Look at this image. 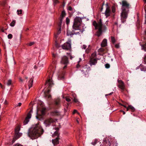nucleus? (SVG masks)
Segmentation results:
<instances>
[{
	"label": "nucleus",
	"instance_id": "obj_20",
	"mask_svg": "<svg viewBox=\"0 0 146 146\" xmlns=\"http://www.w3.org/2000/svg\"><path fill=\"white\" fill-rule=\"evenodd\" d=\"M45 108L44 107H42L40 109V111H41L42 115H44L45 113Z\"/></svg>",
	"mask_w": 146,
	"mask_h": 146
},
{
	"label": "nucleus",
	"instance_id": "obj_26",
	"mask_svg": "<svg viewBox=\"0 0 146 146\" xmlns=\"http://www.w3.org/2000/svg\"><path fill=\"white\" fill-rule=\"evenodd\" d=\"M112 12L113 13H115V8L114 6H113L111 7Z\"/></svg>",
	"mask_w": 146,
	"mask_h": 146
},
{
	"label": "nucleus",
	"instance_id": "obj_44",
	"mask_svg": "<svg viewBox=\"0 0 146 146\" xmlns=\"http://www.w3.org/2000/svg\"><path fill=\"white\" fill-rule=\"evenodd\" d=\"M21 104H22L21 103H18L16 106H20Z\"/></svg>",
	"mask_w": 146,
	"mask_h": 146
},
{
	"label": "nucleus",
	"instance_id": "obj_18",
	"mask_svg": "<svg viewBox=\"0 0 146 146\" xmlns=\"http://www.w3.org/2000/svg\"><path fill=\"white\" fill-rule=\"evenodd\" d=\"M97 62V60L95 59L92 58L90 60V64L91 66L95 65Z\"/></svg>",
	"mask_w": 146,
	"mask_h": 146
},
{
	"label": "nucleus",
	"instance_id": "obj_38",
	"mask_svg": "<svg viewBox=\"0 0 146 146\" xmlns=\"http://www.w3.org/2000/svg\"><path fill=\"white\" fill-rule=\"evenodd\" d=\"M78 113V114H79V113H78V112H77V111L76 110H74V111L73 112V114H74L75 113Z\"/></svg>",
	"mask_w": 146,
	"mask_h": 146
},
{
	"label": "nucleus",
	"instance_id": "obj_39",
	"mask_svg": "<svg viewBox=\"0 0 146 146\" xmlns=\"http://www.w3.org/2000/svg\"><path fill=\"white\" fill-rule=\"evenodd\" d=\"M86 45H84L83 46L82 48L84 49V50L86 49Z\"/></svg>",
	"mask_w": 146,
	"mask_h": 146
},
{
	"label": "nucleus",
	"instance_id": "obj_12",
	"mask_svg": "<svg viewBox=\"0 0 146 146\" xmlns=\"http://www.w3.org/2000/svg\"><path fill=\"white\" fill-rule=\"evenodd\" d=\"M106 8L104 13L105 15L106 18L109 16L111 14V11L110 7H108L107 3L106 4Z\"/></svg>",
	"mask_w": 146,
	"mask_h": 146
},
{
	"label": "nucleus",
	"instance_id": "obj_56",
	"mask_svg": "<svg viewBox=\"0 0 146 146\" xmlns=\"http://www.w3.org/2000/svg\"><path fill=\"white\" fill-rule=\"evenodd\" d=\"M34 68L35 69H36L37 68V67H36V66H34Z\"/></svg>",
	"mask_w": 146,
	"mask_h": 146
},
{
	"label": "nucleus",
	"instance_id": "obj_7",
	"mask_svg": "<svg viewBox=\"0 0 146 146\" xmlns=\"http://www.w3.org/2000/svg\"><path fill=\"white\" fill-rule=\"evenodd\" d=\"M62 48L67 50H70L71 49V40H69L68 42L62 45Z\"/></svg>",
	"mask_w": 146,
	"mask_h": 146
},
{
	"label": "nucleus",
	"instance_id": "obj_30",
	"mask_svg": "<svg viewBox=\"0 0 146 146\" xmlns=\"http://www.w3.org/2000/svg\"><path fill=\"white\" fill-rule=\"evenodd\" d=\"M11 83V80H8L7 83V85L8 86L10 85Z\"/></svg>",
	"mask_w": 146,
	"mask_h": 146
},
{
	"label": "nucleus",
	"instance_id": "obj_57",
	"mask_svg": "<svg viewBox=\"0 0 146 146\" xmlns=\"http://www.w3.org/2000/svg\"><path fill=\"white\" fill-rule=\"evenodd\" d=\"M27 78H28L26 76L25 77V79L27 80Z\"/></svg>",
	"mask_w": 146,
	"mask_h": 146
},
{
	"label": "nucleus",
	"instance_id": "obj_29",
	"mask_svg": "<svg viewBox=\"0 0 146 146\" xmlns=\"http://www.w3.org/2000/svg\"><path fill=\"white\" fill-rule=\"evenodd\" d=\"M53 2L54 5H56L59 3L58 0H53Z\"/></svg>",
	"mask_w": 146,
	"mask_h": 146
},
{
	"label": "nucleus",
	"instance_id": "obj_36",
	"mask_svg": "<svg viewBox=\"0 0 146 146\" xmlns=\"http://www.w3.org/2000/svg\"><path fill=\"white\" fill-rule=\"evenodd\" d=\"M68 10L70 11H72V8L71 7L69 6L68 8Z\"/></svg>",
	"mask_w": 146,
	"mask_h": 146
},
{
	"label": "nucleus",
	"instance_id": "obj_60",
	"mask_svg": "<svg viewBox=\"0 0 146 146\" xmlns=\"http://www.w3.org/2000/svg\"><path fill=\"white\" fill-rule=\"evenodd\" d=\"M80 60L78 61V62H80L81 60V58H80Z\"/></svg>",
	"mask_w": 146,
	"mask_h": 146
},
{
	"label": "nucleus",
	"instance_id": "obj_4",
	"mask_svg": "<svg viewBox=\"0 0 146 146\" xmlns=\"http://www.w3.org/2000/svg\"><path fill=\"white\" fill-rule=\"evenodd\" d=\"M93 24L96 29H98V30L97 34V35L98 36L101 35L103 31H104L106 29V26L102 25V20L101 19L99 20L98 23H97L96 21H94L93 22Z\"/></svg>",
	"mask_w": 146,
	"mask_h": 146
},
{
	"label": "nucleus",
	"instance_id": "obj_15",
	"mask_svg": "<svg viewBox=\"0 0 146 146\" xmlns=\"http://www.w3.org/2000/svg\"><path fill=\"white\" fill-rule=\"evenodd\" d=\"M53 84V82L51 79H49L46 82V85L48 86V88H50Z\"/></svg>",
	"mask_w": 146,
	"mask_h": 146
},
{
	"label": "nucleus",
	"instance_id": "obj_35",
	"mask_svg": "<svg viewBox=\"0 0 146 146\" xmlns=\"http://www.w3.org/2000/svg\"><path fill=\"white\" fill-rule=\"evenodd\" d=\"M34 43V42H32L29 43L28 44V45L29 46H31L32 45H33Z\"/></svg>",
	"mask_w": 146,
	"mask_h": 146
},
{
	"label": "nucleus",
	"instance_id": "obj_17",
	"mask_svg": "<svg viewBox=\"0 0 146 146\" xmlns=\"http://www.w3.org/2000/svg\"><path fill=\"white\" fill-rule=\"evenodd\" d=\"M33 79L32 78H30L28 82V85L29 88V89L31 87H32L33 85Z\"/></svg>",
	"mask_w": 146,
	"mask_h": 146
},
{
	"label": "nucleus",
	"instance_id": "obj_61",
	"mask_svg": "<svg viewBox=\"0 0 146 146\" xmlns=\"http://www.w3.org/2000/svg\"><path fill=\"white\" fill-rule=\"evenodd\" d=\"M53 56H55V55L54 54H53Z\"/></svg>",
	"mask_w": 146,
	"mask_h": 146
},
{
	"label": "nucleus",
	"instance_id": "obj_63",
	"mask_svg": "<svg viewBox=\"0 0 146 146\" xmlns=\"http://www.w3.org/2000/svg\"><path fill=\"white\" fill-rule=\"evenodd\" d=\"M145 13H146V9H145Z\"/></svg>",
	"mask_w": 146,
	"mask_h": 146
},
{
	"label": "nucleus",
	"instance_id": "obj_62",
	"mask_svg": "<svg viewBox=\"0 0 146 146\" xmlns=\"http://www.w3.org/2000/svg\"><path fill=\"white\" fill-rule=\"evenodd\" d=\"M101 11H102V10H103V8L102 7V8H101Z\"/></svg>",
	"mask_w": 146,
	"mask_h": 146
},
{
	"label": "nucleus",
	"instance_id": "obj_2",
	"mask_svg": "<svg viewBox=\"0 0 146 146\" xmlns=\"http://www.w3.org/2000/svg\"><path fill=\"white\" fill-rule=\"evenodd\" d=\"M81 21V19L80 18L78 17H76L75 18L74 23L72 26L73 29L74 30H79V31L77 32L74 33V32H71L70 31H68L67 32L68 36H71L72 35L74 34L77 35L78 34H79L80 32H81V31L80 30V27Z\"/></svg>",
	"mask_w": 146,
	"mask_h": 146
},
{
	"label": "nucleus",
	"instance_id": "obj_64",
	"mask_svg": "<svg viewBox=\"0 0 146 146\" xmlns=\"http://www.w3.org/2000/svg\"><path fill=\"white\" fill-rule=\"evenodd\" d=\"M145 23L146 24V19L145 20Z\"/></svg>",
	"mask_w": 146,
	"mask_h": 146
},
{
	"label": "nucleus",
	"instance_id": "obj_28",
	"mask_svg": "<svg viewBox=\"0 0 146 146\" xmlns=\"http://www.w3.org/2000/svg\"><path fill=\"white\" fill-rule=\"evenodd\" d=\"M105 66L106 68H108L110 67V65L109 64L107 63L105 64Z\"/></svg>",
	"mask_w": 146,
	"mask_h": 146
},
{
	"label": "nucleus",
	"instance_id": "obj_3",
	"mask_svg": "<svg viewBox=\"0 0 146 146\" xmlns=\"http://www.w3.org/2000/svg\"><path fill=\"white\" fill-rule=\"evenodd\" d=\"M122 10L121 13V19H126L127 16L130 5L126 1L123 0L122 1Z\"/></svg>",
	"mask_w": 146,
	"mask_h": 146
},
{
	"label": "nucleus",
	"instance_id": "obj_23",
	"mask_svg": "<svg viewBox=\"0 0 146 146\" xmlns=\"http://www.w3.org/2000/svg\"><path fill=\"white\" fill-rule=\"evenodd\" d=\"M128 106L129 109H131V111H135V109L133 106L131 105H129Z\"/></svg>",
	"mask_w": 146,
	"mask_h": 146
},
{
	"label": "nucleus",
	"instance_id": "obj_43",
	"mask_svg": "<svg viewBox=\"0 0 146 146\" xmlns=\"http://www.w3.org/2000/svg\"><path fill=\"white\" fill-rule=\"evenodd\" d=\"M74 102H78V100L77 99L75 98H74Z\"/></svg>",
	"mask_w": 146,
	"mask_h": 146
},
{
	"label": "nucleus",
	"instance_id": "obj_22",
	"mask_svg": "<svg viewBox=\"0 0 146 146\" xmlns=\"http://www.w3.org/2000/svg\"><path fill=\"white\" fill-rule=\"evenodd\" d=\"M60 102V99L59 98H58L55 101V104L56 105H58Z\"/></svg>",
	"mask_w": 146,
	"mask_h": 146
},
{
	"label": "nucleus",
	"instance_id": "obj_50",
	"mask_svg": "<svg viewBox=\"0 0 146 146\" xmlns=\"http://www.w3.org/2000/svg\"><path fill=\"white\" fill-rule=\"evenodd\" d=\"M7 100H5V101L4 102V104H7Z\"/></svg>",
	"mask_w": 146,
	"mask_h": 146
},
{
	"label": "nucleus",
	"instance_id": "obj_27",
	"mask_svg": "<svg viewBox=\"0 0 146 146\" xmlns=\"http://www.w3.org/2000/svg\"><path fill=\"white\" fill-rule=\"evenodd\" d=\"M66 23L67 25L69 24L70 23V19L68 17H66Z\"/></svg>",
	"mask_w": 146,
	"mask_h": 146
},
{
	"label": "nucleus",
	"instance_id": "obj_51",
	"mask_svg": "<svg viewBox=\"0 0 146 146\" xmlns=\"http://www.w3.org/2000/svg\"><path fill=\"white\" fill-rule=\"evenodd\" d=\"M112 93H113V92H112V93H110V94H106V96H108V95H111V94H112Z\"/></svg>",
	"mask_w": 146,
	"mask_h": 146
},
{
	"label": "nucleus",
	"instance_id": "obj_53",
	"mask_svg": "<svg viewBox=\"0 0 146 146\" xmlns=\"http://www.w3.org/2000/svg\"><path fill=\"white\" fill-rule=\"evenodd\" d=\"M121 111L122 112H123V114H125V112L124 111Z\"/></svg>",
	"mask_w": 146,
	"mask_h": 146
},
{
	"label": "nucleus",
	"instance_id": "obj_48",
	"mask_svg": "<svg viewBox=\"0 0 146 146\" xmlns=\"http://www.w3.org/2000/svg\"><path fill=\"white\" fill-rule=\"evenodd\" d=\"M0 86L2 88H3V86L1 84V83H0Z\"/></svg>",
	"mask_w": 146,
	"mask_h": 146
},
{
	"label": "nucleus",
	"instance_id": "obj_49",
	"mask_svg": "<svg viewBox=\"0 0 146 146\" xmlns=\"http://www.w3.org/2000/svg\"><path fill=\"white\" fill-rule=\"evenodd\" d=\"M126 108L127 111H128V110L129 109V106L127 107Z\"/></svg>",
	"mask_w": 146,
	"mask_h": 146
},
{
	"label": "nucleus",
	"instance_id": "obj_55",
	"mask_svg": "<svg viewBox=\"0 0 146 146\" xmlns=\"http://www.w3.org/2000/svg\"><path fill=\"white\" fill-rule=\"evenodd\" d=\"M122 106H123L125 108H126L127 107L125 105H122Z\"/></svg>",
	"mask_w": 146,
	"mask_h": 146
},
{
	"label": "nucleus",
	"instance_id": "obj_37",
	"mask_svg": "<svg viewBox=\"0 0 146 146\" xmlns=\"http://www.w3.org/2000/svg\"><path fill=\"white\" fill-rule=\"evenodd\" d=\"M13 146H23L20 144L17 143V144H16L14 145H13Z\"/></svg>",
	"mask_w": 146,
	"mask_h": 146
},
{
	"label": "nucleus",
	"instance_id": "obj_59",
	"mask_svg": "<svg viewBox=\"0 0 146 146\" xmlns=\"http://www.w3.org/2000/svg\"><path fill=\"white\" fill-rule=\"evenodd\" d=\"M36 117L37 119H39L38 116H36Z\"/></svg>",
	"mask_w": 146,
	"mask_h": 146
},
{
	"label": "nucleus",
	"instance_id": "obj_6",
	"mask_svg": "<svg viewBox=\"0 0 146 146\" xmlns=\"http://www.w3.org/2000/svg\"><path fill=\"white\" fill-rule=\"evenodd\" d=\"M90 70V67L87 65H85L83 67L81 71L82 73L84 74L85 77H88L89 76L88 72Z\"/></svg>",
	"mask_w": 146,
	"mask_h": 146
},
{
	"label": "nucleus",
	"instance_id": "obj_42",
	"mask_svg": "<svg viewBox=\"0 0 146 146\" xmlns=\"http://www.w3.org/2000/svg\"><path fill=\"white\" fill-rule=\"evenodd\" d=\"M115 47L116 48H119V44H116L115 45Z\"/></svg>",
	"mask_w": 146,
	"mask_h": 146
},
{
	"label": "nucleus",
	"instance_id": "obj_9",
	"mask_svg": "<svg viewBox=\"0 0 146 146\" xmlns=\"http://www.w3.org/2000/svg\"><path fill=\"white\" fill-rule=\"evenodd\" d=\"M32 110H31L30 112L28 114L27 117H26L25 120L23 122V123L24 125L27 124L29 121V119L31 117V113H32Z\"/></svg>",
	"mask_w": 146,
	"mask_h": 146
},
{
	"label": "nucleus",
	"instance_id": "obj_10",
	"mask_svg": "<svg viewBox=\"0 0 146 146\" xmlns=\"http://www.w3.org/2000/svg\"><path fill=\"white\" fill-rule=\"evenodd\" d=\"M61 63L65 64V66L64 67V69L65 68L66 66V64L68 63V58L65 56H63L61 61Z\"/></svg>",
	"mask_w": 146,
	"mask_h": 146
},
{
	"label": "nucleus",
	"instance_id": "obj_47",
	"mask_svg": "<svg viewBox=\"0 0 146 146\" xmlns=\"http://www.w3.org/2000/svg\"><path fill=\"white\" fill-rule=\"evenodd\" d=\"M144 62H145V64H146V55H145L144 58Z\"/></svg>",
	"mask_w": 146,
	"mask_h": 146
},
{
	"label": "nucleus",
	"instance_id": "obj_5",
	"mask_svg": "<svg viewBox=\"0 0 146 146\" xmlns=\"http://www.w3.org/2000/svg\"><path fill=\"white\" fill-rule=\"evenodd\" d=\"M55 130H56V131L54 132L53 135L54 136H56L57 137L56 139L52 140V142L54 145H56L59 143V134L58 131V128H55Z\"/></svg>",
	"mask_w": 146,
	"mask_h": 146
},
{
	"label": "nucleus",
	"instance_id": "obj_33",
	"mask_svg": "<svg viewBox=\"0 0 146 146\" xmlns=\"http://www.w3.org/2000/svg\"><path fill=\"white\" fill-rule=\"evenodd\" d=\"M8 37L9 39H11L12 37V35L11 34H9L8 35Z\"/></svg>",
	"mask_w": 146,
	"mask_h": 146
},
{
	"label": "nucleus",
	"instance_id": "obj_21",
	"mask_svg": "<svg viewBox=\"0 0 146 146\" xmlns=\"http://www.w3.org/2000/svg\"><path fill=\"white\" fill-rule=\"evenodd\" d=\"M16 23V21L15 20H14L12 21V22L11 23L10 25L12 27H14Z\"/></svg>",
	"mask_w": 146,
	"mask_h": 146
},
{
	"label": "nucleus",
	"instance_id": "obj_25",
	"mask_svg": "<svg viewBox=\"0 0 146 146\" xmlns=\"http://www.w3.org/2000/svg\"><path fill=\"white\" fill-rule=\"evenodd\" d=\"M111 41L113 43H114L115 42V40L114 37L113 36H111Z\"/></svg>",
	"mask_w": 146,
	"mask_h": 146
},
{
	"label": "nucleus",
	"instance_id": "obj_1",
	"mask_svg": "<svg viewBox=\"0 0 146 146\" xmlns=\"http://www.w3.org/2000/svg\"><path fill=\"white\" fill-rule=\"evenodd\" d=\"M43 132V129L38 123L32 125L28 131V135L32 139H35L41 135Z\"/></svg>",
	"mask_w": 146,
	"mask_h": 146
},
{
	"label": "nucleus",
	"instance_id": "obj_58",
	"mask_svg": "<svg viewBox=\"0 0 146 146\" xmlns=\"http://www.w3.org/2000/svg\"><path fill=\"white\" fill-rule=\"evenodd\" d=\"M1 31L2 32H4V30H3V29H1Z\"/></svg>",
	"mask_w": 146,
	"mask_h": 146
},
{
	"label": "nucleus",
	"instance_id": "obj_40",
	"mask_svg": "<svg viewBox=\"0 0 146 146\" xmlns=\"http://www.w3.org/2000/svg\"><path fill=\"white\" fill-rule=\"evenodd\" d=\"M19 80L20 82H23V80L21 78H19Z\"/></svg>",
	"mask_w": 146,
	"mask_h": 146
},
{
	"label": "nucleus",
	"instance_id": "obj_14",
	"mask_svg": "<svg viewBox=\"0 0 146 146\" xmlns=\"http://www.w3.org/2000/svg\"><path fill=\"white\" fill-rule=\"evenodd\" d=\"M118 87L121 89L123 90L125 88V85L123 82L121 80H118Z\"/></svg>",
	"mask_w": 146,
	"mask_h": 146
},
{
	"label": "nucleus",
	"instance_id": "obj_46",
	"mask_svg": "<svg viewBox=\"0 0 146 146\" xmlns=\"http://www.w3.org/2000/svg\"><path fill=\"white\" fill-rule=\"evenodd\" d=\"M67 54H68V55H70V58L72 59V56H71L70 53H67Z\"/></svg>",
	"mask_w": 146,
	"mask_h": 146
},
{
	"label": "nucleus",
	"instance_id": "obj_19",
	"mask_svg": "<svg viewBox=\"0 0 146 146\" xmlns=\"http://www.w3.org/2000/svg\"><path fill=\"white\" fill-rule=\"evenodd\" d=\"M107 45V40L106 39H104L102 41L101 44L102 47H105Z\"/></svg>",
	"mask_w": 146,
	"mask_h": 146
},
{
	"label": "nucleus",
	"instance_id": "obj_31",
	"mask_svg": "<svg viewBox=\"0 0 146 146\" xmlns=\"http://www.w3.org/2000/svg\"><path fill=\"white\" fill-rule=\"evenodd\" d=\"M97 141V140L96 139H95L94 140V141L93 142H92V144L93 145H95V144H96Z\"/></svg>",
	"mask_w": 146,
	"mask_h": 146
},
{
	"label": "nucleus",
	"instance_id": "obj_8",
	"mask_svg": "<svg viewBox=\"0 0 146 146\" xmlns=\"http://www.w3.org/2000/svg\"><path fill=\"white\" fill-rule=\"evenodd\" d=\"M55 120L52 118H48L46 119L44 122V123L47 127L50 125L52 123L55 122Z\"/></svg>",
	"mask_w": 146,
	"mask_h": 146
},
{
	"label": "nucleus",
	"instance_id": "obj_41",
	"mask_svg": "<svg viewBox=\"0 0 146 146\" xmlns=\"http://www.w3.org/2000/svg\"><path fill=\"white\" fill-rule=\"evenodd\" d=\"M96 54L95 53H93V54H92V57H94V56H96Z\"/></svg>",
	"mask_w": 146,
	"mask_h": 146
},
{
	"label": "nucleus",
	"instance_id": "obj_13",
	"mask_svg": "<svg viewBox=\"0 0 146 146\" xmlns=\"http://www.w3.org/2000/svg\"><path fill=\"white\" fill-rule=\"evenodd\" d=\"M50 90L49 89L46 92H44L45 97L49 100H50L51 98V96L50 93Z\"/></svg>",
	"mask_w": 146,
	"mask_h": 146
},
{
	"label": "nucleus",
	"instance_id": "obj_45",
	"mask_svg": "<svg viewBox=\"0 0 146 146\" xmlns=\"http://www.w3.org/2000/svg\"><path fill=\"white\" fill-rule=\"evenodd\" d=\"M142 48H143L144 50L146 51V45H145V46H143Z\"/></svg>",
	"mask_w": 146,
	"mask_h": 146
},
{
	"label": "nucleus",
	"instance_id": "obj_11",
	"mask_svg": "<svg viewBox=\"0 0 146 146\" xmlns=\"http://www.w3.org/2000/svg\"><path fill=\"white\" fill-rule=\"evenodd\" d=\"M66 15V13H65V12L64 11H62L61 15V17L62 18L60 20V22L59 24V26L60 27V29L58 31V34H59L60 33V29H61V23H62V20L63 18Z\"/></svg>",
	"mask_w": 146,
	"mask_h": 146
},
{
	"label": "nucleus",
	"instance_id": "obj_34",
	"mask_svg": "<svg viewBox=\"0 0 146 146\" xmlns=\"http://www.w3.org/2000/svg\"><path fill=\"white\" fill-rule=\"evenodd\" d=\"M38 65L39 66L43 67V64H42L41 62H39L38 64Z\"/></svg>",
	"mask_w": 146,
	"mask_h": 146
},
{
	"label": "nucleus",
	"instance_id": "obj_32",
	"mask_svg": "<svg viewBox=\"0 0 146 146\" xmlns=\"http://www.w3.org/2000/svg\"><path fill=\"white\" fill-rule=\"evenodd\" d=\"M66 100L68 102H69L71 101L70 99L68 97H66Z\"/></svg>",
	"mask_w": 146,
	"mask_h": 146
},
{
	"label": "nucleus",
	"instance_id": "obj_54",
	"mask_svg": "<svg viewBox=\"0 0 146 146\" xmlns=\"http://www.w3.org/2000/svg\"><path fill=\"white\" fill-rule=\"evenodd\" d=\"M108 23V21H106V24L107 25Z\"/></svg>",
	"mask_w": 146,
	"mask_h": 146
},
{
	"label": "nucleus",
	"instance_id": "obj_16",
	"mask_svg": "<svg viewBox=\"0 0 146 146\" xmlns=\"http://www.w3.org/2000/svg\"><path fill=\"white\" fill-rule=\"evenodd\" d=\"M20 129V127L19 126H17L15 129V133L16 135V137L17 138H18L19 137V132Z\"/></svg>",
	"mask_w": 146,
	"mask_h": 146
},
{
	"label": "nucleus",
	"instance_id": "obj_24",
	"mask_svg": "<svg viewBox=\"0 0 146 146\" xmlns=\"http://www.w3.org/2000/svg\"><path fill=\"white\" fill-rule=\"evenodd\" d=\"M17 14L18 15H21L22 13V10L21 9H20V10H17Z\"/></svg>",
	"mask_w": 146,
	"mask_h": 146
},
{
	"label": "nucleus",
	"instance_id": "obj_52",
	"mask_svg": "<svg viewBox=\"0 0 146 146\" xmlns=\"http://www.w3.org/2000/svg\"><path fill=\"white\" fill-rule=\"evenodd\" d=\"M80 67V65L79 64H78L76 66V67L77 68H78Z\"/></svg>",
	"mask_w": 146,
	"mask_h": 146
}]
</instances>
